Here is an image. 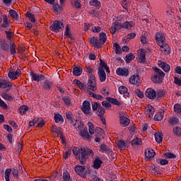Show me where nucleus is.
<instances>
[{
    "label": "nucleus",
    "instance_id": "5",
    "mask_svg": "<svg viewBox=\"0 0 181 181\" xmlns=\"http://www.w3.org/2000/svg\"><path fill=\"white\" fill-rule=\"evenodd\" d=\"M8 14L10 15L13 22H15L16 23H21L22 18L21 17V16H19V14L18 13V11L13 9H11L8 11Z\"/></svg>",
    "mask_w": 181,
    "mask_h": 181
},
{
    "label": "nucleus",
    "instance_id": "21",
    "mask_svg": "<svg viewBox=\"0 0 181 181\" xmlns=\"http://www.w3.org/2000/svg\"><path fill=\"white\" fill-rule=\"evenodd\" d=\"M42 86L45 91H50V90H52V86H53V83L49 80H45L42 81Z\"/></svg>",
    "mask_w": 181,
    "mask_h": 181
},
{
    "label": "nucleus",
    "instance_id": "2",
    "mask_svg": "<svg viewBox=\"0 0 181 181\" xmlns=\"http://www.w3.org/2000/svg\"><path fill=\"white\" fill-rule=\"evenodd\" d=\"M153 70L156 73L153 76H151V81L153 83H156L157 84H160L163 81V77L166 76V74L163 72L158 67L153 68Z\"/></svg>",
    "mask_w": 181,
    "mask_h": 181
},
{
    "label": "nucleus",
    "instance_id": "46",
    "mask_svg": "<svg viewBox=\"0 0 181 181\" xmlns=\"http://www.w3.org/2000/svg\"><path fill=\"white\" fill-rule=\"evenodd\" d=\"M168 122L170 125H177V123L179 122V118L173 117L168 119Z\"/></svg>",
    "mask_w": 181,
    "mask_h": 181
},
{
    "label": "nucleus",
    "instance_id": "23",
    "mask_svg": "<svg viewBox=\"0 0 181 181\" xmlns=\"http://www.w3.org/2000/svg\"><path fill=\"white\" fill-rule=\"evenodd\" d=\"M163 115H165V110L160 109L154 116V121H162L163 119Z\"/></svg>",
    "mask_w": 181,
    "mask_h": 181
},
{
    "label": "nucleus",
    "instance_id": "45",
    "mask_svg": "<svg viewBox=\"0 0 181 181\" xmlns=\"http://www.w3.org/2000/svg\"><path fill=\"white\" fill-rule=\"evenodd\" d=\"M113 47L115 48V52L116 54H120V53H122V49H121V46H119V44L114 43Z\"/></svg>",
    "mask_w": 181,
    "mask_h": 181
},
{
    "label": "nucleus",
    "instance_id": "44",
    "mask_svg": "<svg viewBox=\"0 0 181 181\" xmlns=\"http://www.w3.org/2000/svg\"><path fill=\"white\" fill-rule=\"evenodd\" d=\"M62 101L64 103L65 105H66L68 107H70L71 105V98L69 96H64L62 98Z\"/></svg>",
    "mask_w": 181,
    "mask_h": 181
},
{
    "label": "nucleus",
    "instance_id": "31",
    "mask_svg": "<svg viewBox=\"0 0 181 181\" xmlns=\"http://www.w3.org/2000/svg\"><path fill=\"white\" fill-rule=\"evenodd\" d=\"M98 74L101 83H104V81L107 80V74H105V71H98Z\"/></svg>",
    "mask_w": 181,
    "mask_h": 181
},
{
    "label": "nucleus",
    "instance_id": "62",
    "mask_svg": "<svg viewBox=\"0 0 181 181\" xmlns=\"http://www.w3.org/2000/svg\"><path fill=\"white\" fill-rule=\"evenodd\" d=\"M97 114L99 117H104V114H105V110H104V108H103V107L100 106L98 109Z\"/></svg>",
    "mask_w": 181,
    "mask_h": 181
},
{
    "label": "nucleus",
    "instance_id": "37",
    "mask_svg": "<svg viewBox=\"0 0 181 181\" xmlns=\"http://www.w3.org/2000/svg\"><path fill=\"white\" fill-rule=\"evenodd\" d=\"M155 139L158 144H162L163 139V134L160 132H157L155 134Z\"/></svg>",
    "mask_w": 181,
    "mask_h": 181
},
{
    "label": "nucleus",
    "instance_id": "54",
    "mask_svg": "<svg viewBox=\"0 0 181 181\" xmlns=\"http://www.w3.org/2000/svg\"><path fill=\"white\" fill-rule=\"evenodd\" d=\"M119 94H127L128 93V88L124 86H121L119 87Z\"/></svg>",
    "mask_w": 181,
    "mask_h": 181
},
{
    "label": "nucleus",
    "instance_id": "24",
    "mask_svg": "<svg viewBox=\"0 0 181 181\" xmlns=\"http://www.w3.org/2000/svg\"><path fill=\"white\" fill-rule=\"evenodd\" d=\"M160 47V50L163 53L165 54H168L169 52L170 51V47H169V45L168 43L164 42L162 45H158Z\"/></svg>",
    "mask_w": 181,
    "mask_h": 181
},
{
    "label": "nucleus",
    "instance_id": "59",
    "mask_svg": "<svg viewBox=\"0 0 181 181\" xmlns=\"http://www.w3.org/2000/svg\"><path fill=\"white\" fill-rule=\"evenodd\" d=\"M66 30L64 32V35L66 37H69L71 39V33H70V27H69V24L66 25Z\"/></svg>",
    "mask_w": 181,
    "mask_h": 181
},
{
    "label": "nucleus",
    "instance_id": "28",
    "mask_svg": "<svg viewBox=\"0 0 181 181\" xmlns=\"http://www.w3.org/2000/svg\"><path fill=\"white\" fill-rule=\"evenodd\" d=\"M119 122L122 127H128V125H129V119L125 116H121L119 117Z\"/></svg>",
    "mask_w": 181,
    "mask_h": 181
},
{
    "label": "nucleus",
    "instance_id": "4",
    "mask_svg": "<svg viewBox=\"0 0 181 181\" xmlns=\"http://www.w3.org/2000/svg\"><path fill=\"white\" fill-rule=\"evenodd\" d=\"M88 87L91 91H97V81H95V76L93 74L90 75Z\"/></svg>",
    "mask_w": 181,
    "mask_h": 181
},
{
    "label": "nucleus",
    "instance_id": "32",
    "mask_svg": "<svg viewBox=\"0 0 181 181\" xmlns=\"http://www.w3.org/2000/svg\"><path fill=\"white\" fill-rule=\"evenodd\" d=\"M1 97L2 98H4V100H6V101L8 102L13 101V100H15V98H13L12 95L6 93H1Z\"/></svg>",
    "mask_w": 181,
    "mask_h": 181
},
{
    "label": "nucleus",
    "instance_id": "57",
    "mask_svg": "<svg viewBox=\"0 0 181 181\" xmlns=\"http://www.w3.org/2000/svg\"><path fill=\"white\" fill-rule=\"evenodd\" d=\"M27 18H28L29 21H30V22H33V23H36V19L35 18V16L32 13L28 12Z\"/></svg>",
    "mask_w": 181,
    "mask_h": 181
},
{
    "label": "nucleus",
    "instance_id": "39",
    "mask_svg": "<svg viewBox=\"0 0 181 181\" xmlns=\"http://www.w3.org/2000/svg\"><path fill=\"white\" fill-rule=\"evenodd\" d=\"M100 62L98 71H105V69L107 66V63H105L103 59H100Z\"/></svg>",
    "mask_w": 181,
    "mask_h": 181
},
{
    "label": "nucleus",
    "instance_id": "30",
    "mask_svg": "<svg viewBox=\"0 0 181 181\" xmlns=\"http://www.w3.org/2000/svg\"><path fill=\"white\" fill-rule=\"evenodd\" d=\"M153 112H155V107L151 105L147 107L146 115L148 118H152L153 117Z\"/></svg>",
    "mask_w": 181,
    "mask_h": 181
},
{
    "label": "nucleus",
    "instance_id": "40",
    "mask_svg": "<svg viewBox=\"0 0 181 181\" xmlns=\"http://www.w3.org/2000/svg\"><path fill=\"white\" fill-rule=\"evenodd\" d=\"M54 118L57 124H59V122L63 124V122H64V119H63V117L60 114H54Z\"/></svg>",
    "mask_w": 181,
    "mask_h": 181
},
{
    "label": "nucleus",
    "instance_id": "12",
    "mask_svg": "<svg viewBox=\"0 0 181 181\" xmlns=\"http://www.w3.org/2000/svg\"><path fill=\"white\" fill-rule=\"evenodd\" d=\"M62 28H63V23L59 21H55L53 24L50 26V29L52 32H55L57 33Z\"/></svg>",
    "mask_w": 181,
    "mask_h": 181
},
{
    "label": "nucleus",
    "instance_id": "25",
    "mask_svg": "<svg viewBox=\"0 0 181 181\" xmlns=\"http://www.w3.org/2000/svg\"><path fill=\"white\" fill-rule=\"evenodd\" d=\"M101 165H103V160L98 157L95 158L93 165V169H100V168H101Z\"/></svg>",
    "mask_w": 181,
    "mask_h": 181
},
{
    "label": "nucleus",
    "instance_id": "36",
    "mask_svg": "<svg viewBox=\"0 0 181 181\" xmlns=\"http://www.w3.org/2000/svg\"><path fill=\"white\" fill-rule=\"evenodd\" d=\"M100 41L101 43V45H104L105 42H107V34L105 33L102 32L99 34Z\"/></svg>",
    "mask_w": 181,
    "mask_h": 181
},
{
    "label": "nucleus",
    "instance_id": "29",
    "mask_svg": "<svg viewBox=\"0 0 181 181\" xmlns=\"http://www.w3.org/2000/svg\"><path fill=\"white\" fill-rule=\"evenodd\" d=\"M83 74V68L81 66H74L73 69V74L74 76H76V77H78V76H81Z\"/></svg>",
    "mask_w": 181,
    "mask_h": 181
},
{
    "label": "nucleus",
    "instance_id": "60",
    "mask_svg": "<svg viewBox=\"0 0 181 181\" xmlns=\"http://www.w3.org/2000/svg\"><path fill=\"white\" fill-rule=\"evenodd\" d=\"M164 156L166 159H176V155L173 153H165Z\"/></svg>",
    "mask_w": 181,
    "mask_h": 181
},
{
    "label": "nucleus",
    "instance_id": "6",
    "mask_svg": "<svg viewBox=\"0 0 181 181\" xmlns=\"http://www.w3.org/2000/svg\"><path fill=\"white\" fill-rule=\"evenodd\" d=\"M138 58L137 61L139 63H141V64H146V51L144 49H138Z\"/></svg>",
    "mask_w": 181,
    "mask_h": 181
},
{
    "label": "nucleus",
    "instance_id": "10",
    "mask_svg": "<svg viewBox=\"0 0 181 181\" xmlns=\"http://www.w3.org/2000/svg\"><path fill=\"white\" fill-rule=\"evenodd\" d=\"M30 74L31 76V78L33 81H37V83H39V81H42L43 80H45L46 78V77L45 76V75L43 74H35V72H33V71H32V69L30 70Z\"/></svg>",
    "mask_w": 181,
    "mask_h": 181
},
{
    "label": "nucleus",
    "instance_id": "11",
    "mask_svg": "<svg viewBox=\"0 0 181 181\" xmlns=\"http://www.w3.org/2000/svg\"><path fill=\"white\" fill-rule=\"evenodd\" d=\"M90 45H91L93 47H96L97 49H100L103 45H101L100 42L98 40V37H92L88 39Z\"/></svg>",
    "mask_w": 181,
    "mask_h": 181
},
{
    "label": "nucleus",
    "instance_id": "43",
    "mask_svg": "<svg viewBox=\"0 0 181 181\" xmlns=\"http://www.w3.org/2000/svg\"><path fill=\"white\" fill-rule=\"evenodd\" d=\"M63 179L64 181H73L71 177L70 176V173L67 170H64L63 173Z\"/></svg>",
    "mask_w": 181,
    "mask_h": 181
},
{
    "label": "nucleus",
    "instance_id": "22",
    "mask_svg": "<svg viewBox=\"0 0 181 181\" xmlns=\"http://www.w3.org/2000/svg\"><path fill=\"white\" fill-rule=\"evenodd\" d=\"M116 74L117 76H124V77H127L129 74V71L127 69H123V68H118L116 70Z\"/></svg>",
    "mask_w": 181,
    "mask_h": 181
},
{
    "label": "nucleus",
    "instance_id": "9",
    "mask_svg": "<svg viewBox=\"0 0 181 181\" xmlns=\"http://www.w3.org/2000/svg\"><path fill=\"white\" fill-rule=\"evenodd\" d=\"M76 173L78 175V176H81V177H86V173L87 170H86V168L83 165H76L74 168Z\"/></svg>",
    "mask_w": 181,
    "mask_h": 181
},
{
    "label": "nucleus",
    "instance_id": "61",
    "mask_svg": "<svg viewBox=\"0 0 181 181\" xmlns=\"http://www.w3.org/2000/svg\"><path fill=\"white\" fill-rule=\"evenodd\" d=\"M101 107V104L97 103V102H93L92 103V110L93 111H97L100 107Z\"/></svg>",
    "mask_w": 181,
    "mask_h": 181
},
{
    "label": "nucleus",
    "instance_id": "34",
    "mask_svg": "<svg viewBox=\"0 0 181 181\" xmlns=\"http://www.w3.org/2000/svg\"><path fill=\"white\" fill-rule=\"evenodd\" d=\"M85 69H86V73L91 75L94 73L95 67L93 64L89 65L86 64Z\"/></svg>",
    "mask_w": 181,
    "mask_h": 181
},
{
    "label": "nucleus",
    "instance_id": "7",
    "mask_svg": "<svg viewBox=\"0 0 181 181\" xmlns=\"http://www.w3.org/2000/svg\"><path fill=\"white\" fill-rule=\"evenodd\" d=\"M144 155L145 161L148 162L155 158V155H156V153H155V151L152 148H146L144 151Z\"/></svg>",
    "mask_w": 181,
    "mask_h": 181
},
{
    "label": "nucleus",
    "instance_id": "19",
    "mask_svg": "<svg viewBox=\"0 0 181 181\" xmlns=\"http://www.w3.org/2000/svg\"><path fill=\"white\" fill-rule=\"evenodd\" d=\"M11 87H12V83L9 81H6L5 80H0V88H4L6 90V91H9L11 90Z\"/></svg>",
    "mask_w": 181,
    "mask_h": 181
},
{
    "label": "nucleus",
    "instance_id": "56",
    "mask_svg": "<svg viewBox=\"0 0 181 181\" xmlns=\"http://www.w3.org/2000/svg\"><path fill=\"white\" fill-rule=\"evenodd\" d=\"M10 52L11 54H16V45H15V43L10 44Z\"/></svg>",
    "mask_w": 181,
    "mask_h": 181
},
{
    "label": "nucleus",
    "instance_id": "51",
    "mask_svg": "<svg viewBox=\"0 0 181 181\" xmlns=\"http://www.w3.org/2000/svg\"><path fill=\"white\" fill-rule=\"evenodd\" d=\"M117 146H118V148L121 150L125 149V148H127V145L124 140H119L117 143Z\"/></svg>",
    "mask_w": 181,
    "mask_h": 181
},
{
    "label": "nucleus",
    "instance_id": "64",
    "mask_svg": "<svg viewBox=\"0 0 181 181\" xmlns=\"http://www.w3.org/2000/svg\"><path fill=\"white\" fill-rule=\"evenodd\" d=\"M173 132L175 135H177V136H181V128L179 127H176L173 129Z\"/></svg>",
    "mask_w": 181,
    "mask_h": 181
},
{
    "label": "nucleus",
    "instance_id": "33",
    "mask_svg": "<svg viewBox=\"0 0 181 181\" xmlns=\"http://www.w3.org/2000/svg\"><path fill=\"white\" fill-rule=\"evenodd\" d=\"M166 92L165 91V90L161 89V90H158L156 92V98L158 100H162V98H163V97L165 95Z\"/></svg>",
    "mask_w": 181,
    "mask_h": 181
},
{
    "label": "nucleus",
    "instance_id": "16",
    "mask_svg": "<svg viewBox=\"0 0 181 181\" xmlns=\"http://www.w3.org/2000/svg\"><path fill=\"white\" fill-rule=\"evenodd\" d=\"M2 21L3 23L0 25V28H1V29H5L11 26V20L9 19V18H8V16L6 14H4L3 16Z\"/></svg>",
    "mask_w": 181,
    "mask_h": 181
},
{
    "label": "nucleus",
    "instance_id": "1",
    "mask_svg": "<svg viewBox=\"0 0 181 181\" xmlns=\"http://www.w3.org/2000/svg\"><path fill=\"white\" fill-rule=\"evenodd\" d=\"M72 152L76 159L79 160L81 165H86V162H87L90 156H94V151L87 147H74L72 149Z\"/></svg>",
    "mask_w": 181,
    "mask_h": 181
},
{
    "label": "nucleus",
    "instance_id": "27",
    "mask_svg": "<svg viewBox=\"0 0 181 181\" xmlns=\"http://www.w3.org/2000/svg\"><path fill=\"white\" fill-rule=\"evenodd\" d=\"M0 47L4 52H9V44L6 40L0 41Z\"/></svg>",
    "mask_w": 181,
    "mask_h": 181
},
{
    "label": "nucleus",
    "instance_id": "20",
    "mask_svg": "<svg viewBox=\"0 0 181 181\" xmlns=\"http://www.w3.org/2000/svg\"><path fill=\"white\" fill-rule=\"evenodd\" d=\"M22 74V71L21 69H18L16 71H10L8 74L9 78H11V80H16Z\"/></svg>",
    "mask_w": 181,
    "mask_h": 181
},
{
    "label": "nucleus",
    "instance_id": "18",
    "mask_svg": "<svg viewBox=\"0 0 181 181\" xmlns=\"http://www.w3.org/2000/svg\"><path fill=\"white\" fill-rule=\"evenodd\" d=\"M129 83L131 84H134L136 86H139L141 84V77L139 75H132L129 78Z\"/></svg>",
    "mask_w": 181,
    "mask_h": 181
},
{
    "label": "nucleus",
    "instance_id": "14",
    "mask_svg": "<svg viewBox=\"0 0 181 181\" xmlns=\"http://www.w3.org/2000/svg\"><path fill=\"white\" fill-rule=\"evenodd\" d=\"M158 66L162 69L165 73H169L170 71V65L162 60L158 61Z\"/></svg>",
    "mask_w": 181,
    "mask_h": 181
},
{
    "label": "nucleus",
    "instance_id": "35",
    "mask_svg": "<svg viewBox=\"0 0 181 181\" xmlns=\"http://www.w3.org/2000/svg\"><path fill=\"white\" fill-rule=\"evenodd\" d=\"M131 145L133 146V148L138 146V145H142V140L138 137H136L132 141Z\"/></svg>",
    "mask_w": 181,
    "mask_h": 181
},
{
    "label": "nucleus",
    "instance_id": "47",
    "mask_svg": "<svg viewBox=\"0 0 181 181\" xmlns=\"http://www.w3.org/2000/svg\"><path fill=\"white\" fill-rule=\"evenodd\" d=\"M69 121H71V124L73 125V127H78V125H80V124H83V122H81L80 120H77L76 119H74V117H72V119H69Z\"/></svg>",
    "mask_w": 181,
    "mask_h": 181
},
{
    "label": "nucleus",
    "instance_id": "55",
    "mask_svg": "<svg viewBox=\"0 0 181 181\" xmlns=\"http://www.w3.org/2000/svg\"><path fill=\"white\" fill-rule=\"evenodd\" d=\"M121 5L124 9L127 10L129 8L131 4L127 0H123L121 3Z\"/></svg>",
    "mask_w": 181,
    "mask_h": 181
},
{
    "label": "nucleus",
    "instance_id": "42",
    "mask_svg": "<svg viewBox=\"0 0 181 181\" xmlns=\"http://www.w3.org/2000/svg\"><path fill=\"white\" fill-rule=\"evenodd\" d=\"M121 25L122 29H127L128 30H131V29H132V24L128 21L121 23Z\"/></svg>",
    "mask_w": 181,
    "mask_h": 181
},
{
    "label": "nucleus",
    "instance_id": "8",
    "mask_svg": "<svg viewBox=\"0 0 181 181\" xmlns=\"http://www.w3.org/2000/svg\"><path fill=\"white\" fill-rule=\"evenodd\" d=\"M156 42L158 46H162V45L165 43L166 37H165V34L161 32L157 33L156 35Z\"/></svg>",
    "mask_w": 181,
    "mask_h": 181
},
{
    "label": "nucleus",
    "instance_id": "3",
    "mask_svg": "<svg viewBox=\"0 0 181 181\" xmlns=\"http://www.w3.org/2000/svg\"><path fill=\"white\" fill-rule=\"evenodd\" d=\"M76 131H79V135L82 136L84 139L87 141H91V136L88 134V129L87 127H84V124L80 123V124L75 127Z\"/></svg>",
    "mask_w": 181,
    "mask_h": 181
},
{
    "label": "nucleus",
    "instance_id": "26",
    "mask_svg": "<svg viewBox=\"0 0 181 181\" xmlns=\"http://www.w3.org/2000/svg\"><path fill=\"white\" fill-rule=\"evenodd\" d=\"M107 101L108 103H110V104H112L113 105H117V107H120V105H122V103L121 102L118 101L116 98H106Z\"/></svg>",
    "mask_w": 181,
    "mask_h": 181
},
{
    "label": "nucleus",
    "instance_id": "63",
    "mask_svg": "<svg viewBox=\"0 0 181 181\" xmlns=\"http://www.w3.org/2000/svg\"><path fill=\"white\" fill-rule=\"evenodd\" d=\"M93 33H100L101 32V27L100 26H93L90 30Z\"/></svg>",
    "mask_w": 181,
    "mask_h": 181
},
{
    "label": "nucleus",
    "instance_id": "17",
    "mask_svg": "<svg viewBox=\"0 0 181 181\" xmlns=\"http://www.w3.org/2000/svg\"><path fill=\"white\" fill-rule=\"evenodd\" d=\"M81 110L84 114H86L88 115L90 114V111L91 110V106L90 105V102L88 100H85L83 103V106L81 107Z\"/></svg>",
    "mask_w": 181,
    "mask_h": 181
},
{
    "label": "nucleus",
    "instance_id": "13",
    "mask_svg": "<svg viewBox=\"0 0 181 181\" xmlns=\"http://www.w3.org/2000/svg\"><path fill=\"white\" fill-rule=\"evenodd\" d=\"M122 28L121 23L116 21L112 23V26L110 28V32L112 35H115L117 30H119Z\"/></svg>",
    "mask_w": 181,
    "mask_h": 181
},
{
    "label": "nucleus",
    "instance_id": "41",
    "mask_svg": "<svg viewBox=\"0 0 181 181\" xmlns=\"http://www.w3.org/2000/svg\"><path fill=\"white\" fill-rule=\"evenodd\" d=\"M88 94L90 97H92L93 98H95V100H100V101H102V100L104 98V97H103V95L95 94L91 91H89Z\"/></svg>",
    "mask_w": 181,
    "mask_h": 181
},
{
    "label": "nucleus",
    "instance_id": "48",
    "mask_svg": "<svg viewBox=\"0 0 181 181\" xmlns=\"http://www.w3.org/2000/svg\"><path fill=\"white\" fill-rule=\"evenodd\" d=\"M19 112L21 114V115H25L26 114V111L29 110V107L26 105H22L19 107Z\"/></svg>",
    "mask_w": 181,
    "mask_h": 181
},
{
    "label": "nucleus",
    "instance_id": "38",
    "mask_svg": "<svg viewBox=\"0 0 181 181\" xmlns=\"http://www.w3.org/2000/svg\"><path fill=\"white\" fill-rule=\"evenodd\" d=\"M89 5L90 6H95V8H98V9H100V8L101 7V2H100V1L98 0H90L89 2Z\"/></svg>",
    "mask_w": 181,
    "mask_h": 181
},
{
    "label": "nucleus",
    "instance_id": "58",
    "mask_svg": "<svg viewBox=\"0 0 181 181\" xmlns=\"http://www.w3.org/2000/svg\"><path fill=\"white\" fill-rule=\"evenodd\" d=\"M156 162H157V163H160V165H161L162 166L169 164V161H168V160H165V159H163V158L157 159Z\"/></svg>",
    "mask_w": 181,
    "mask_h": 181
},
{
    "label": "nucleus",
    "instance_id": "53",
    "mask_svg": "<svg viewBox=\"0 0 181 181\" xmlns=\"http://www.w3.org/2000/svg\"><path fill=\"white\" fill-rule=\"evenodd\" d=\"M135 59V54L130 53L126 55V63H129L130 62H132Z\"/></svg>",
    "mask_w": 181,
    "mask_h": 181
},
{
    "label": "nucleus",
    "instance_id": "52",
    "mask_svg": "<svg viewBox=\"0 0 181 181\" xmlns=\"http://www.w3.org/2000/svg\"><path fill=\"white\" fill-rule=\"evenodd\" d=\"M174 112L175 114H180L181 115V105L179 103H177L174 105Z\"/></svg>",
    "mask_w": 181,
    "mask_h": 181
},
{
    "label": "nucleus",
    "instance_id": "50",
    "mask_svg": "<svg viewBox=\"0 0 181 181\" xmlns=\"http://www.w3.org/2000/svg\"><path fill=\"white\" fill-rule=\"evenodd\" d=\"M54 12H62L63 11V6H59V4H52Z\"/></svg>",
    "mask_w": 181,
    "mask_h": 181
},
{
    "label": "nucleus",
    "instance_id": "49",
    "mask_svg": "<svg viewBox=\"0 0 181 181\" xmlns=\"http://www.w3.org/2000/svg\"><path fill=\"white\" fill-rule=\"evenodd\" d=\"M88 126L89 127V134H90V135H94L95 128L94 127V125H93V123L91 122H88Z\"/></svg>",
    "mask_w": 181,
    "mask_h": 181
},
{
    "label": "nucleus",
    "instance_id": "15",
    "mask_svg": "<svg viewBox=\"0 0 181 181\" xmlns=\"http://www.w3.org/2000/svg\"><path fill=\"white\" fill-rule=\"evenodd\" d=\"M145 95L150 100H155L156 98V91L152 88H148L146 90Z\"/></svg>",
    "mask_w": 181,
    "mask_h": 181
}]
</instances>
